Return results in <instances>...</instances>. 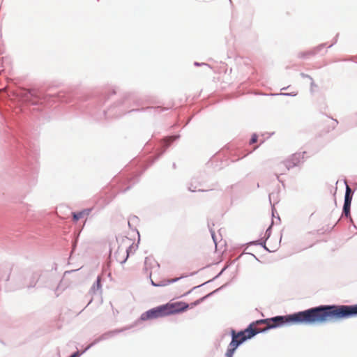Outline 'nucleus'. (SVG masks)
<instances>
[{
    "label": "nucleus",
    "instance_id": "nucleus-1",
    "mask_svg": "<svg viewBox=\"0 0 357 357\" xmlns=\"http://www.w3.org/2000/svg\"><path fill=\"white\" fill-rule=\"evenodd\" d=\"M312 321V308L286 316L260 319L252 322L244 331L236 333L232 330V340L226 352V357H232L237 347L256 334L270 328L294 324H307Z\"/></svg>",
    "mask_w": 357,
    "mask_h": 357
},
{
    "label": "nucleus",
    "instance_id": "nucleus-2",
    "mask_svg": "<svg viewBox=\"0 0 357 357\" xmlns=\"http://www.w3.org/2000/svg\"><path fill=\"white\" fill-rule=\"evenodd\" d=\"M357 314V305H326L314 308V322L335 321Z\"/></svg>",
    "mask_w": 357,
    "mask_h": 357
},
{
    "label": "nucleus",
    "instance_id": "nucleus-3",
    "mask_svg": "<svg viewBox=\"0 0 357 357\" xmlns=\"http://www.w3.org/2000/svg\"><path fill=\"white\" fill-rule=\"evenodd\" d=\"M202 300H203V298H202L201 300H197V301L192 303L190 304H188L182 301L167 303L165 304L167 314V316H169L171 314L184 312L187 310L188 308H192L193 307L198 305Z\"/></svg>",
    "mask_w": 357,
    "mask_h": 357
},
{
    "label": "nucleus",
    "instance_id": "nucleus-4",
    "mask_svg": "<svg viewBox=\"0 0 357 357\" xmlns=\"http://www.w3.org/2000/svg\"><path fill=\"white\" fill-rule=\"evenodd\" d=\"M166 309L165 305L158 306L152 308L146 312L143 313L141 316V319L146 321L149 319H155L160 317H167Z\"/></svg>",
    "mask_w": 357,
    "mask_h": 357
},
{
    "label": "nucleus",
    "instance_id": "nucleus-5",
    "mask_svg": "<svg viewBox=\"0 0 357 357\" xmlns=\"http://www.w3.org/2000/svg\"><path fill=\"white\" fill-rule=\"evenodd\" d=\"M305 153L303 152L296 153L293 154L289 159H287L284 162V165L285 166V167L280 168V169L279 170L280 174H284L289 169L299 165L304 160Z\"/></svg>",
    "mask_w": 357,
    "mask_h": 357
},
{
    "label": "nucleus",
    "instance_id": "nucleus-6",
    "mask_svg": "<svg viewBox=\"0 0 357 357\" xmlns=\"http://www.w3.org/2000/svg\"><path fill=\"white\" fill-rule=\"evenodd\" d=\"M352 199L351 190L347 185L346 188V193L344 197V203L343 206V213L346 217H349L350 215V207Z\"/></svg>",
    "mask_w": 357,
    "mask_h": 357
},
{
    "label": "nucleus",
    "instance_id": "nucleus-7",
    "mask_svg": "<svg viewBox=\"0 0 357 357\" xmlns=\"http://www.w3.org/2000/svg\"><path fill=\"white\" fill-rule=\"evenodd\" d=\"M114 256L119 262L124 263L128 257V248L119 247L115 252Z\"/></svg>",
    "mask_w": 357,
    "mask_h": 357
},
{
    "label": "nucleus",
    "instance_id": "nucleus-8",
    "mask_svg": "<svg viewBox=\"0 0 357 357\" xmlns=\"http://www.w3.org/2000/svg\"><path fill=\"white\" fill-rule=\"evenodd\" d=\"M22 95L26 101H29L32 104L38 102V91L36 90H24Z\"/></svg>",
    "mask_w": 357,
    "mask_h": 357
},
{
    "label": "nucleus",
    "instance_id": "nucleus-9",
    "mask_svg": "<svg viewBox=\"0 0 357 357\" xmlns=\"http://www.w3.org/2000/svg\"><path fill=\"white\" fill-rule=\"evenodd\" d=\"M91 212V209H84L77 213H73V218L74 222H77L79 219L87 217Z\"/></svg>",
    "mask_w": 357,
    "mask_h": 357
},
{
    "label": "nucleus",
    "instance_id": "nucleus-10",
    "mask_svg": "<svg viewBox=\"0 0 357 357\" xmlns=\"http://www.w3.org/2000/svg\"><path fill=\"white\" fill-rule=\"evenodd\" d=\"M257 142V135L256 134H254L252 136V138L250 139V144H254L255 142Z\"/></svg>",
    "mask_w": 357,
    "mask_h": 357
},
{
    "label": "nucleus",
    "instance_id": "nucleus-11",
    "mask_svg": "<svg viewBox=\"0 0 357 357\" xmlns=\"http://www.w3.org/2000/svg\"><path fill=\"white\" fill-rule=\"evenodd\" d=\"M179 279V278H174V279H171V280H168L167 281V282L165 284H164V285L165 284H171L172 282H174L176 281H177Z\"/></svg>",
    "mask_w": 357,
    "mask_h": 357
},
{
    "label": "nucleus",
    "instance_id": "nucleus-12",
    "mask_svg": "<svg viewBox=\"0 0 357 357\" xmlns=\"http://www.w3.org/2000/svg\"><path fill=\"white\" fill-rule=\"evenodd\" d=\"M79 353L77 351V352L74 353L70 357H79Z\"/></svg>",
    "mask_w": 357,
    "mask_h": 357
},
{
    "label": "nucleus",
    "instance_id": "nucleus-13",
    "mask_svg": "<svg viewBox=\"0 0 357 357\" xmlns=\"http://www.w3.org/2000/svg\"><path fill=\"white\" fill-rule=\"evenodd\" d=\"M79 353L77 351V352L74 353L70 357H79Z\"/></svg>",
    "mask_w": 357,
    "mask_h": 357
},
{
    "label": "nucleus",
    "instance_id": "nucleus-14",
    "mask_svg": "<svg viewBox=\"0 0 357 357\" xmlns=\"http://www.w3.org/2000/svg\"><path fill=\"white\" fill-rule=\"evenodd\" d=\"M152 284H153L154 286H158V284H155L153 282H152Z\"/></svg>",
    "mask_w": 357,
    "mask_h": 357
}]
</instances>
